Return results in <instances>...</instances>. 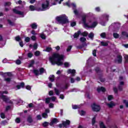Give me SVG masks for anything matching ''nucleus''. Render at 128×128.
<instances>
[{
    "label": "nucleus",
    "instance_id": "obj_1",
    "mask_svg": "<svg viewBox=\"0 0 128 128\" xmlns=\"http://www.w3.org/2000/svg\"><path fill=\"white\" fill-rule=\"evenodd\" d=\"M64 56L60 55L58 53H55L49 58V60L52 64H57L62 66L64 64Z\"/></svg>",
    "mask_w": 128,
    "mask_h": 128
},
{
    "label": "nucleus",
    "instance_id": "obj_2",
    "mask_svg": "<svg viewBox=\"0 0 128 128\" xmlns=\"http://www.w3.org/2000/svg\"><path fill=\"white\" fill-rule=\"evenodd\" d=\"M50 9V0H43L41 7H39L38 12H44Z\"/></svg>",
    "mask_w": 128,
    "mask_h": 128
},
{
    "label": "nucleus",
    "instance_id": "obj_3",
    "mask_svg": "<svg viewBox=\"0 0 128 128\" xmlns=\"http://www.w3.org/2000/svg\"><path fill=\"white\" fill-rule=\"evenodd\" d=\"M56 20L58 22V24H68V16L66 14L60 15L56 17Z\"/></svg>",
    "mask_w": 128,
    "mask_h": 128
},
{
    "label": "nucleus",
    "instance_id": "obj_4",
    "mask_svg": "<svg viewBox=\"0 0 128 128\" xmlns=\"http://www.w3.org/2000/svg\"><path fill=\"white\" fill-rule=\"evenodd\" d=\"M64 6H69V8H72L74 14H76V16H78V11L76 9V6L75 4L72 3L70 4V2H68L66 3H64Z\"/></svg>",
    "mask_w": 128,
    "mask_h": 128
},
{
    "label": "nucleus",
    "instance_id": "obj_5",
    "mask_svg": "<svg viewBox=\"0 0 128 128\" xmlns=\"http://www.w3.org/2000/svg\"><path fill=\"white\" fill-rule=\"evenodd\" d=\"M82 24L84 28H96V25L98 24V22H95L92 23V26H90V23L86 22V18H83Z\"/></svg>",
    "mask_w": 128,
    "mask_h": 128
},
{
    "label": "nucleus",
    "instance_id": "obj_6",
    "mask_svg": "<svg viewBox=\"0 0 128 128\" xmlns=\"http://www.w3.org/2000/svg\"><path fill=\"white\" fill-rule=\"evenodd\" d=\"M8 91L0 92V98H2L4 102H8L10 100V98H6V96H4V94H8Z\"/></svg>",
    "mask_w": 128,
    "mask_h": 128
},
{
    "label": "nucleus",
    "instance_id": "obj_7",
    "mask_svg": "<svg viewBox=\"0 0 128 128\" xmlns=\"http://www.w3.org/2000/svg\"><path fill=\"white\" fill-rule=\"evenodd\" d=\"M88 34V32H82L80 30L78 31L77 32L75 33L74 35V37L75 38H78L79 36H87Z\"/></svg>",
    "mask_w": 128,
    "mask_h": 128
},
{
    "label": "nucleus",
    "instance_id": "obj_8",
    "mask_svg": "<svg viewBox=\"0 0 128 128\" xmlns=\"http://www.w3.org/2000/svg\"><path fill=\"white\" fill-rule=\"evenodd\" d=\"M92 110H94V112H100V106L96 104H93L92 105Z\"/></svg>",
    "mask_w": 128,
    "mask_h": 128
},
{
    "label": "nucleus",
    "instance_id": "obj_9",
    "mask_svg": "<svg viewBox=\"0 0 128 128\" xmlns=\"http://www.w3.org/2000/svg\"><path fill=\"white\" fill-rule=\"evenodd\" d=\"M19 7H16L14 9H13V12L14 14H20V16H24V12L18 10Z\"/></svg>",
    "mask_w": 128,
    "mask_h": 128
},
{
    "label": "nucleus",
    "instance_id": "obj_10",
    "mask_svg": "<svg viewBox=\"0 0 128 128\" xmlns=\"http://www.w3.org/2000/svg\"><path fill=\"white\" fill-rule=\"evenodd\" d=\"M68 74H70L72 76H74L76 75L74 74H76V70H71V69H68L67 70Z\"/></svg>",
    "mask_w": 128,
    "mask_h": 128
},
{
    "label": "nucleus",
    "instance_id": "obj_11",
    "mask_svg": "<svg viewBox=\"0 0 128 128\" xmlns=\"http://www.w3.org/2000/svg\"><path fill=\"white\" fill-rule=\"evenodd\" d=\"M106 104L108 108H114V106H116V104L114 102H110V103H108Z\"/></svg>",
    "mask_w": 128,
    "mask_h": 128
},
{
    "label": "nucleus",
    "instance_id": "obj_12",
    "mask_svg": "<svg viewBox=\"0 0 128 128\" xmlns=\"http://www.w3.org/2000/svg\"><path fill=\"white\" fill-rule=\"evenodd\" d=\"M70 121L69 120H66V122H63L62 124L64 128H66L68 126H70Z\"/></svg>",
    "mask_w": 128,
    "mask_h": 128
},
{
    "label": "nucleus",
    "instance_id": "obj_13",
    "mask_svg": "<svg viewBox=\"0 0 128 128\" xmlns=\"http://www.w3.org/2000/svg\"><path fill=\"white\" fill-rule=\"evenodd\" d=\"M39 7H36L32 5H31L29 6L30 10H31V12H34V10H38Z\"/></svg>",
    "mask_w": 128,
    "mask_h": 128
},
{
    "label": "nucleus",
    "instance_id": "obj_14",
    "mask_svg": "<svg viewBox=\"0 0 128 128\" xmlns=\"http://www.w3.org/2000/svg\"><path fill=\"white\" fill-rule=\"evenodd\" d=\"M122 56L120 55H118L117 56V60L116 62H118V64H120L122 62Z\"/></svg>",
    "mask_w": 128,
    "mask_h": 128
},
{
    "label": "nucleus",
    "instance_id": "obj_15",
    "mask_svg": "<svg viewBox=\"0 0 128 128\" xmlns=\"http://www.w3.org/2000/svg\"><path fill=\"white\" fill-rule=\"evenodd\" d=\"M103 20H104V22H108V18L110 16L108 14H104L103 16Z\"/></svg>",
    "mask_w": 128,
    "mask_h": 128
},
{
    "label": "nucleus",
    "instance_id": "obj_16",
    "mask_svg": "<svg viewBox=\"0 0 128 128\" xmlns=\"http://www.w3.org/2000/svg\"><path fill=\"white\" fill-rule=\"evenodd\" d=\"M62 2H64V0H60L59 2L58 0H54V2L52 3V6H56V4H58V2L59 4H62Z\"/></svg>",
    "mask_w": 128,
    "mask_h": 128
},
{
    "label": "nucleus",
    "instance_id": "obj_17",
    "mask_svg": "<svg viewBox=\"0 0 128 128\" xmlns=\"http://www.w3.org/2000/svg\"><path fill=\"white\" fill-rule=\"evenodd\" d=\"M97 92H106V88L104 87H98L97 88Z\"/></svg>",
    "mask_w": 128,
    "mask_h": 128
},
{
    "label": "nucleus",
    "instance_id": "obj_18",
    "mask_svg": "<svg viewBox=\"0 0 128 128\" xmlns=\"http://www.w3.org/2000/svg\"><path fill=\"white\" fill-rule=\"evenodd\" d=\"M48 28L47 30V32H48V34H50L52 30V26L50 25H48Z\"/></svg>",
    "mask_w": 128,
    "mask_h": 128
},
{
    "label": "nucleus",
    "instance_id": "obj_19",
    "mask_svg": "<svg viewBox=\"0 0 128 128\" xmlns=\"http://www.w3.org/2000/svg\"><path fill=\"white\" fill-rule=\"evenodd\" d=\"M57 122H58V120L56 118H54L52 119V122L50 123V126H52V124H56Z\"/></svg>",
    "mask_w": 128,
    "mask_h": 128
},
{
    "label": "nucleus",
    "instance_id": "obj_20",
    "mask_svg": "<svg viewBox=\"0 0 128 128\" xmlns=\"http://www.w3.org/2000/svg\"><path fill=\"white\" fill-rule=\"evenodd\" d=\"M24 83L22 82L20 85L16 86L17 90H20L22 88H24Z\"/></svg>",
    "mask_w": 128,
    "mask_h": 128
},
{
    "label": "nucleus",
    "instance_id": "obj_21",
    "mask_svg": "<svg viewBox=\"0 0 128 128\" xmlns=\"http://www.w3.org/2000/svg\"><path fill=\"white\" fill-rule=\"evenodd\" d=\"M54 91L56 96H60V91L58 90V89L56 88H54Z\"/></svg>",
    "mask_w": 128,
    "mask_h": 128
},
{
    "label": "nucleus",
    "instance_id": "obj_22",
    "mask_svg": "<svg viewBox=\"0 0 128 128\" xmlns=\"http://www.w3.org/2000/svg\"><path fill=\"white\" fill-rule=\"evenodd\" d=\"M4 80L5 82H6L7 84H10V82H12V78H5L4 79Z\"/></svg>",
    "mask_w": 128,
    "mask_h": 128
},
{
    "label": "nucleus",
    "instance_id": "obj_23",
    "mask_svg": "<svg viewBox=\"0 0 128 128\" xmlns=\"http://www.w3.org/2000/svg\"><path fill=\"white\" fill-rule=\"evenodd\" d=\"M40 38H42V40H46V34L42 32V34H40Z\"/></svg>",
    "mask_w": 128,
    "mask_h": 128
},
{
    "label": "nucleus",
    "instance_id": "obj_24",
    "mask_svg": "<svg viewBox=\"0 0 128 128\" xmlns=\"http://www.w3.org/2000/svg\"><path fill=\"white\" fill-rule=\"evenodd\" d=\"M49 80L50 82H54V75H50L49 76Z\"/></svg>",
    "mask_w": 128,
    "mask_h": 128
},
{
    "label": "nucleus",
    "instance_id": "obj_25",
    "mask_svg": "<svg viewBox=\"0 0 128 128\" xmlns=\"http://www.w3.org/2000/svg\"><path fill=\"white\" fill-rule=\"evenodd\" d=\"M100 44H101V46H106L108 44V42H100Z\"/></svg>",
    "mask_w": 128,
    "mask_h": 128
},
{
    "label": "nucleus",
    "instance_id": "obj_26",
    "mask_svg": "<svg viewBox=\"0 0 128 128\" xmlns=\"http://www.w3.org/2000/svg\"><path fill=\"white\" fill-rule=\"evenodd\" d=\"M122 86H124V82H120L118 86V88L120 90H122Z\"/></svg>",
    "mask_w": 128,
    "mask_h": 128
},
{
    "label": "nucleus",
    "instance_id": "obj_27",
    "mask_svg": "<svg viewBox=\"0 0 128 128\" xmlns=\"http://www.w3.org/2000/svg\"><path fill=\"white\" fill-rule=\"evenodd\" d=\"M79 114L80 116H84L86 114V112L85 111L83 110H80L78 111Z\"/></svg>",
    "mask_w": 128,
    "mask_h": 128
},
{
    "label": "nucleus",
    "instance_id": "obj_28",
    "mask_svg": "<svg viewBox=\"0 0 128 128\" xmlns=\"http://www.w3.org/2000/svg\"><path fill=\"white\" fill-rule=\"evenodd\" d=\"M122 36L128 38V33H127L126 32H122Z\"/></svg>",
    "mask_w": 128,
    "mask_h": 128
},
{
    "label": "nucleus",
    "instance_id": "obj_29",
    "mask_svg": "<svg viewBox=\"0 0 128 128\" xmlns=\"http://www.w3.org/2000/svg\"><path fill=\"white\" fill-rule=\"evenodd\" d=\"M44 72H46V70L44 68H41L40 70V74H42Z\"/></svg>",
    "mask_w": 128,
    "mask_h": 128
},
{
    "label": "nucleus",
    "instance_id": "obj_30",
    "mask_svg": "<svg viewBox=\"0 0 128 128\" xmlns=\"http://www.w3.org/2000/svg\"><path fill=\"white\" fill-rule=\"evenodd\" d=\"M80 40L81 42H86V38L84 37H82Z\"/></svg>",
    "mask_w": 128,
    "mask_h": 128
},
{
    "label": "nucleus",
    "instance_id": "obj_31",
    "mask_svg": "<svg viewBox=\"0 0 128 128\" xmlns=\"http://www.w3.org/2000/svg\"><path fill=\"white\" fill-rule=\"evenodd\" d=\"M52 48L47 47L46 50H44V52H52Z\"/></svg>",
    "mask_w": 128,
    "mask_h": 128
},
{
    "label": "nucleus",
    "instance_id": "obj_32",
    "mask_svg": "<svg viewBox=\"0 0 128 128\" xmlns=\"http://www.w3.org/2000/svg\"><path fill=\"white\" fill-rule=\"evenodd\" d=\"M100 128H106V127L104 126V122H100Z\"/></svg>",
    "mask_w": 128,
    "mask_h": 128
},
{
    "label": "nucleus",
    "instance_id": "obj_33",
    "mask_svg": "<svg viewBox=\"0 0 128 128\" xmlns=\"http://www.w3.org/2000/svg\"><path fill=\"white\" fill-rule=\"evenodd\" d=\"M108 100H114V96L112 95H109L108 96Z\"/></svg>",
    "mask_w": 128,
    "mask_h": 128
},
{
    "label": "nucleus",
    "instance_id": "obj_34",
    "mask_svg": "<svg viewBox=\"0 0 128 128\" xmlns=\"http://www.w3.org/2000/svg\"><path fill=\"white\" fill-rule=\"evenodd\" d=\"M70 26H72V28H74V26H76V22H71Z\"/></svg>",
    "mask_w": 128,
    "mask_h": 128
},
{
    "label": "nucleus",
    "instance_id": "obj_35",
    "mask_svg": "<svg viewBox=\"0 0 128 128\" xmlns=\"http://www.w3.org/2000/svg\"><path fill=\"white\" fill-rule=\"evenodd\" d=\"M31 26H32V28H34V30H36V28H38V26L36 25V24H31Z\"/></svg>",
    "mask_w": 128,
    "mask_h": 128
},
{
    "label": "nucleus",
    "instance_id": "obj_36",
    "mask_svg": "<svg viewBox=\"0 0 128 128\" xmlns=\"http://www.w3.org/2000/svg\"><path fill=\"white\" fill-rule=\"evenodd\" d=\"M34 74H36V76H38V74H40V72H38V70H34Z\"/></svg>",
    "mask_w": 128,
    "mask_h": 128
},
{
    "label": "nucleus",
    "instance_id": "obj_37",
    "mask_svg": "<svg viewBox=\"0 0 128 128\" xmlns=\"http://www.w3.org/2000/svg\"><path fill=\"white\" fill-rule=\"evenodd\" d=\"M72 108L73 110H76V108H80V105L79 106L72 105Z\"/></svg>",
    "mask_w": 128,
    "mask_h": 128
},
{
    "label": "nucleus",
    "instance_id": "obj_38",
    "mask_svg": "<svg viewBox=\"0 0 128 128\" xmlns=\"http://www.w3.org/2000/svg\"><path fill=\"white\" fill-rule=\"evenodd\" d=\"M100 36L101 38H104L106 36V32H102L100 34Z\"/></svg>",
    "mask_w": 128,
    "mask_h": 128
},
{
    "label": "nucleus",
    "instance_id": "obj_39",
    "mask_svg": "<svg viewBox=\"0 0 128 128\" xmlns=\"http://www.w3.org/2000/svg\"><path fill=\"white\" fill-rule=\"evenodd\" d=\"M113 36L114 38H118L120 35H118V34L117 33H114L113 34Z\"/></svg>",
    "mask_w": 128,
    "mask_h": 128
},
{
    "label": "nucleus",
    "instance_id": "obj_40",
    "mask_svg": "<svg viewBox=\"0 0 128 128\" xmlns=\"http://www.w3.org/2000/svg\"><path fill=\"white\" fill-rule=\"evenodd\" d=\"M94 34L92 32H91L88 34V38L92 39L94 38Z\"/></svg>",
    "mask_w": 128,
    "mask_h": 128
},
{
    "label": "nucleus",
    "instance_id": "obj_41",
    "mask_svg": "<svg viewBox=\"0 0 128 128\" xmlns=\"http://www.w3.org/2000/svg\"><path fill=\"white\" fill-rule=\"evenodd\" d=\"M15 40L16 42H20L22 40V38L20 36H17L15 38Z\"/></svg>",
    "mask_w": 128,
    "mask_h": 128
},
{
    "label": "nucleus",
    "instance_id": "obj_42",
    "mask_svg": "<svg viewBox=\"0 0 128 128\" xmlns=\"http://www.w3.org/2000/svg\"><path fill=\"white\" fill-rule=\"evenodd\" d=\"M11 74L10 72H6L4 74V76H10Z\"/></svg>",
    "mask_w": 128,
    "mask_h": 128
},
{
    "label": "nucleus",
    "instance_id": "obj_43",
    "mask_svg": "<svg viewBox=\"0 0 128 128\" xmlns=\"http://www.w3.org/2000/svg\"><path fill=\"white\" fill-rule=\"evenodd\" d=\"M27 56L28 58H32V56H34V54L31 52H30L28 54Z\"/></svg>",
    "mask_w": 128,
    "mask_h": 128
},
{
    "label": "nucleus",
    "instance_id": "obj_44",
    "mask_svg": "<svg viewBox=\"0 0 128 128\" xmlns=\"http://www.w3.org/2000/svg\"><path fill=\"white\" fill-rule=\"evenodd\" d=\"M28 122H32V116H29L28 117Z\"/></svg>",
    "mask_w": 128,
    "mask_h": 128
},
{
    "label": "nucleus",
    "instance_id": "obj_45",
    "mask_svg": "<svg viewBox=\"0 0 128 128\" xmlns=\"http://www.w3.org/2000/svg\"><path fill=\"white\" fill-rule=\"evenodd\" d=\"M72 46H68L67 49H66V52H70V50H72Z\"/></svg>",
    "mask_w": 128,
    "mask_h": 128
},
{
    "label": "nucleus",
    "instance_id": "obj_46",
    "mask_svg": "<svg viewBox=\"0 0 128 128\" xmlns=\"http://www.w3.org/2000/svg\"><path fill=\"white\" fill-rule=\"evenodd\" d=\"M50 98H48L46 99V104H50Z\"/></svg>",
    "mask_w": 128,
    "mask_h": 128
},
{
    "label": "nucleus",
    "instance_id": "obj_47",
    "mask_svg": "<svg viewBox=\"0 0 128 128\" xmlns=\"http://www.w3.org/2000/svg\"><path fill=\"white\" fill-rule=\"evenodd\" d=\"M10 4H12V3H10V2H7L5 3L4 6H10Z\"/></svg>",
    "mask_w": 128,
    "mask_h": 128
},
{
    "label": "nucleus",
    "instance_id": "obj_48",
    "mask_svg": "<svg viewBox=\"0 0 128 128\" xmlns=\"http://www.w3.org/2000/svg\"><path fill=\"white\" fill-rule=\"evenodd\" d=\"M42 116L44 118H48V114H46V113H44L42 114Z\"/></svg>",
    "mask_w": 128,
    "mask_h": 128
},
{
    "label": "nucleus",
    "instance_id": "obj_49",
    "mask_svg": "<svg viewBox=\"0 0 128 128\" xmlns=\"http://www.w3.org/2000/svg\"><path fill=\"white\" fill-rule=\"evenodd\" d=\"M16 64H22V61L20 60H17L16 62Z\"/></svg>",
    "mask_w": 128,
    "mask_h": 128
},
{
    "label": "nucleus",
    "instance_id": "obj_50",
    "mask_svg": "<svg viewBox=\"0 0 128 128\" xmlns=\"http://www.w3.org/2000/svg\"><path fill=\"white\" fill-rule=\"evenodd\" d=\"M34 60H32L31 61V63L29 65V67L30 68V67L34 65Z\"/></svg>",
    "mask_w": 128,
    "mask_h": 128
},
{
    "label": "nucleus",
    "instance_id": "obj_51",
    "mask_svg": "<svg viewBox=\"0 0 128 128\" xmlns=\"http://www.w3.org/2000/svg\"><path fill=\"white\" fill-rule=\"evenodd\" d=\"M123 102H124V104H125L126 106L128 108V100H124Z\"/></svg>",
    "mask_w": 128,
    "mask_h": 128
},
{
    "label": "nucleus",
    "instance_id": "obj_52",
    "mask_svg": "<svg viewBox=\"0 0 128 128\" xmlns=\"http://www.w3.org/2000/svg\"><path fill=\"white\" fill-rule=\"evenodd\" d=\"M64 66L66 67L70 66V63H68V62H65L64 63Z\"/></svg>",
    "mask_w": 128,
    "mask_h": 128
},
{
    "label": "nucleus",
    "instance_id": "obj_53",
    "mask_svg": "<svg viewBox=\"0 0 128 128\" xmlns=\"http://www.w3.org/2000/svg\"><path fill=\"white\" fill-rule=\"evenodd\" d=\"M50 98V100H52V102H54L56 100V97L52 96V97H51Z\"/></svg>",
    "mask_w": 128,
    "mask_h": 128
},
{
    "label": "nucleus",
    "instance_id": "obj_54",
    "mask_svg": "<svg viewBox=\"0 0 128 128\" xmlns=\"http://www.w3.org/2000/svg\"><path fill=\"white\" fill-rule=\"evenodd\" d=\"M33 48L34 50H36L38 48V44L35 43L33 46Z\"/></svg>",
    "mask_w": 128,
    "mask_h": 128
},
{
    "label": "nucleus",
    "instance_id": "obj_55",
    "mask_svg": "<svg viewBox=\"0 0 128 128\" xmlns=\"http://www.w3.org/2000/svg\"><path fill=\"white\" fill-rule=\"evenodd\" d=\"M96 50H94L92 52V54L94 56H96Z\"/></svg>",
    "mask_w": 128,
    "mask_h": 128
},
{
    "label": "nucleus",
    "instance_id": "obj_56",
    "mask_svg": "<svg viewBox=\"0 0 128 128\" xmlns=\"http://www.w3.org/2000/svg\"><path fill=\"white\" fill-rule=\"evenodd\" d=\"M20 118H16V122H17V124H20Z\"/></svg>",
    "mask_w": 128,
    "mask_h": 128
},
{
    "label": "nucleus",
    "instance_id": "obj_57",
    "mask_svg": "<svg viewBox=\"0 0 128 128\" xmlns=\"http://www.w3.org/2000/svg\"><path fill=\"white\" fill-rule=\"evenodd\" d=\"M94 124H96V118H94L92 119V124L94 125Z\"/></svg>",
    "mask_w": 128,
    "mask_h": 128
},
{
    "label": "nucleus",
    "instance_id": "obj_58",
    "mask_svg": "<svg viewBox=\"0 0 128 128\" xmlns=\"http://www.w3.org/2000/svg\"><path fill=\"white\" fill-rule=\"evenodd\" d=\"M48 126V122H44L43 123V126Z\"/></svg>",
    "mask_w": 128,
    "mask_h": 128
},
{
    "label": "nucleus",
    "instance_id": "obj_59",
    "mask_svg": "<svg viewBox=\"0 0 128 128\" xmlns=\"http://www.w3.org/2000/svg\"><path fill=\"white\" fill-rule=\"evenodd\" d=\"M0 116L2 118H6V115L4 113H1Z\"/></svg>",
    "mask_w": 128,
    "mask_h": 128
},
{
    "label": "nucleus",
    "instance_id": "obj_60",
    "mask_svg": "<svg viewBox=\"0 0 128 128\" xmlns=\"http://www.w3.org/2000/svg\"><path fill=\"white\" fill-rule=\"evenodd\" d=\"M30 38H28V37H26V38H25V41L26 42H30Z\"/></svg>",
    "mask_w": 128,
    "mask_h": 128
},
{
    "label": "nucleus",
    "instance_id": "obj_61",
    "mask_svg": "<svg viewBox=\"0 0 128 128\" xmlns=\"http://www.w3.org/2000/svg\"><path fill=\"white\" fill-rule=\"evenodd\" d=\"M8 24H10V26H14V22H12V21H10V20H8Z\"/></svg>",
    "mask_w": 128,
    "mask_h": 128
},
{
    "label": "nucleus",
    "instance_id": "obj_62",
    "mask_svg": "<svg viewBox=\"0 0 128 128\" xmlns=\"http://www.w3.org/2000/svg\"><path fill=\"white\" fill-rule=\"evenodd\" d=\"M40 52L39 51H36L35 52L34 54H35V56H40Z\"/></svg>",
    "mask_w": 128,
    "mask_h": 128
},
{
    "label": "nucleus",
    "instance_id": "obj_63",
    "mask_svg": "<svg viewBox=\"0 0 128 128\" xmlns=\"http://www.w3.org/2000/svg\"><path fill=\"white\" fill-rule=\"evenodd\" d=\"M36 118L37 120H42V116L40 115H38Z\"/></svg>",
    "mask_w": 128,
    "mask_h": 128
},
{
    "label": "nucleus",
    "instance_id": "obj_64",
    "mask_svg": "<svg viewBox=\"0 0 128 128\" xmlns=\"http://www.w3.org/2000/svg\"><path fill=\"white\" fill-rule=\"evenodd\" d=\"M124 58H125L126 62H128V55H126L124 56Z\"/></svg>",
    "mask_w": 128,
    "mask_h": 128
}]
</instances>
